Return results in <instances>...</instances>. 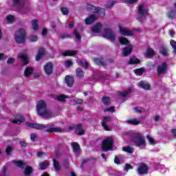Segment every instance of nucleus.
<instances>
[{
	"label": "nucleus",
	"instance_id": "1",
	"mask_svg": "<svg viewBox=\"0 0 176 176\" xmlns=\"http://www.w3.org/2000/svg\"><path fill=\"white\" fill-rule=\"evenodd\" d=\"M26 126L30 129H35L36 130H44L46 133H61L63 129L60 127H56V125L53 124H47L46 125L38 124L32 122H25Z\"/></svg>",
	"mask_w": 176,
	"mask_h": 176
},
{
	"label": "nucleus",
	"instance_id": "2",
	"mask_svg": "<svg viewBox=\"0 0 176 176\" xmlns=\"http://www.w3.org/2000/svg\"><path fill=\"white\" fill-rule=\"evenodd\" d=\"M36 111L38 115L43 118V119H52L54 118V114L52 111H47V104L43 100H40L36 104Z\"/></svg>",
	"mask_w": 176,
	"mask_h": 176
},
{
	"label": "nucleus",
	"instance_id": "3",
	"mask_svg": "<svg viewBox=\"0 0 176 176\" xmlns=\"http://www.w3.org/2000/svg\"><path fill=\"white\" fill-rule=\"evenodd\" d=\"M132 142L134 144L135 146H137L138 148L141 146L146 148V141L145 140V138H144L141 133L133 134Z\"/></svg>",
	"mask_w": 176,
	"mask_h": 176
},
{
	"label": "nucleus",
	"instance_id": "4",
	"mask_svg": "<svg viewBox=\"0 0 176 176\" xmlns=\"http://www.w3.org/2000/svg\"><path fill=\"white\" fill-rule=\"evenodd\" d=\"M113 138L110 136L106 137L102 143V149L104 152H108V151H112L113 148Z\"/></svg>",
	"mask_w": 176,
	"mask_h": 176
},
{
	"label": "nucleus",
	"instance_id": "5",
	"mask_svg": "<svg viewBox=\"0 0 176 176\" xmlns=\"http://www.w3.org/2000/svg\"><path fill=\"white\" fill-rule=\"evenodd\" d=\"M25 36H27V33L24 29L18 30L15 33V42L19 45L25 43Z\"/></svg>",
	"mask_w": 176,
	"mask_h": 176
},
{
	"label": "nucleus",
	"instance_id": "6",
	"mask_svg": "<svg viewBox=\"0 0 176 176\" xmlns=\"http://www.w3.org/2000/svg\"><path fill=\"white\" fill-rule=\"evenodd\" d=\"M87 10L91 13H98L100 17L105 16V9L100 7H96L91 4H87Z\"/></svg>",
	"mask_w": 176,
	"mask_h": 176
},
{
	"label": "nucleus",
	"instance_id": "7",
	"mask_svg": "<svg viewBox=\"0 0 176 176\" xmlns=\"http://www.w3.org/2000/svg\"><path fill=\"white\" fill-rule=\"evenodd\" d=\"M103 37L105 38V39H108L109 41H116V36L115 35V32L111 28H104L103 30Z\"/></svg>",
	"mask_w": 176,
	"mask_h": 176
},
{
	"label": "nucleus",
	"instance_id": "8",
	"mask_svg": "<svg viewBox=\"0 0 176 176\" xmlns=\"http://www.w3.org/2000/svg\"><path fill=\"white\" fill-rule=\"evenodd\" d=\"M168 69V65H167V63L163 62L161 65H158L157 67V74L158 76L160 75H164L167 74V70Z\"/></svg>",
	"mask_w": 176,
	"mask_h": 176
},
{
	"label": "nucleus",
	"instance_id": "9",
	"mask_svg": "<svg viewBox=\"0 0 176 176\" xmlns=\"http://www.w3.org/2000/svg\"><path fill=\"white\" fill-rule=\"evenodd\" d=\"M111 120L112 118L109 116H104L103 117V120L101 122V125L105 131H111L109 126H108L107 124L109 123V122H111Z\"/></svg>",
	"mask_w": 176,
	"mask_h": 176
},
{
	"label": "nucleus",
	"instance_id": "10",
	"mask_svg": "<svg viewBox=\"0 0 176 176\" xmlns=\"http://www.w3.org/2000/svg\"><path fill=\"white\" fill-rule=\"evenodd\" d=\"M137 171L139 175H144L146 174L148 171H149V168L148 167V166H146V164L140 163V164L139 165L137 169Z\"/></svg>",
	"mask_w": 176,
	"mask_h": 176
},
{
	"label": "nucleus",
	"instance_id": "11",
	"mask_svg": "<svg viewBox=\"0 0 176 176\" xmlns=\"http://www.w3.org/2000/svg\"><path fill=\"white\" fill-rule=\"evenodd\" d=\"M53 69H54V66L52 62L47 63L44 65V71L46 75H52L53 74Z\"/></svg>",
	"mask_w": 176,
	"mask_h": 176
},
{
	"label": "nucleus",
	"instance_id": "12",
	"mask_svg": "<svg viewBox=\"0 0 176 176\" xmlns=\"http://www.w3.org/2000/svg\"><path fill=\"white\" fill-rule=\"evenodd\" d=\"M102 24L101 22H98L91 28V31L94 34H101L102 32Z\"/></svg>",
	"mask_w": 176,
	"mask_h": 176
},
{
	"label": "nucleus",
	"instance_id": "13",
	"mask_svg": "<svg viewBox=\"0 0 176 176\" xmlns=\"http://www.w3.org/2000/svg\"><path fill=\"white\" fill-rule=\"evenodd\" d=\"M118 28H119L120 33L124 36H133V34L131 33V31L124 28H122V25L119 24Z\"/></svg>",
	"mask_w": 176,
	"mask_h": 176
},
{
	"label": "nucleus",
	"instance_id": "14",
	"mask_svg": "<svg viewBox=\"0 0 176 176\" xmlns=\"http://www.w3.org/2000/svg\"><path fill=\"white\" fill-rule=\"evenodd\" d=\"M133 48L134 47L131 45H129V47H125L122 50L123 57H127V56L133 53Z\"/></svg>",
	"mask_w": 176,
	"mask_h": 176
},
{
	"label": "nucleus",
	"instance_id": "15",
	"mask_svg": "<svg viewBox=\"0 0 176 176\" xmlns=\"http://www.w3.org/2000/svg\"><path fill=\"white\" fill-rule=\"evenodd\" d=\"M46 54V51H45V48L41 47L38 48L37 55L36 56V61H39L41 58H43V56Z\"/></svg>",
	"mask_w": 176,
	"mask_h": 176
},
{
	"label": "nucleus",
	"instance_id": "16",
	"mask_svg": "<svg viewBox=\"0 0 176 176\" xmlns=\"http://www.w3.org/2000/svg\"><path fill=\"white\" fill-rule=\"evenodd\" d=\"M93 61L96 65H100V67L107 66V63L104 61L102 58H93Z\"/></svg>",
	"mask_w": 176,
	"mask_h": 176
},
{
	"label": "nucleus",
	"instance_id": "17",
	"mask_svg": "<svg viewBox=\"0 0 176 176\" xmlns=\"http://www.w3.org/2000/svg\"><path fill=\"white\" fill-rule=\"evenodd\" d=\"M65 83L68 87H72L74 86V82H75V78L71 76H66L65 78Z\"/></svg>",
	"mask_w": 176,
	"mask_h": 176
},
{
	"label": "nucleus",
	"instance_id": "18",
	"mask_svg": "<svg viewBox=\"0 0 176 176\" xmlns=\"http://www.w3.org/2000/svg\"><path fill=\"white\" fill-rule=\"evenodd\" d=\"M97 20V17L94 14H91L88 17L85 19V23L87 25H89L90 24H93L94 21Z\"/></svg>",
	"mask_w": 176,
	"mask_h": 176
},
{
	"label": "nucleus",
	"instance_id": "19",
	"mask_svg": "<svg viewBox=\"0 0 176 176\" xmlns=\"http://www.w3.org/2000/svg\"><path fill=\"white\" fill-rule=\"evenodd\" d=\"M138 14L141 16V17H145L146 14H148V11L145 10V6L144 4H140L138 7Z\"/></svg>",
	"mask_w": 176,
	"mask_h": 176
},
{
	"label": "nucleus",
	"instance_id": "20",
	"mask_svg": "<svg viewBox=\"0 0 176 176\" xmlns=\"http://www.w3.org/2000/svg\"><path fill=\"white\" fill-rule=\"evenodd\" d=\"M141 63V60L138 59L137 56H133V57H131L128 64L129 65H135L136 64H140Z\"/></svg>",
	"mask_w": 176,
	"mask_h": 176
},
{
	"label": "nucleus",
	"instance_id": "21",
	"mask_svg": "<svg viewBox=\"0 0 176 176\" xmlns=\"http://www.w3.org/2000/svg\"><path fill=\"white\" fill-rule=\"evenodd\" d=\"M133 91V89H131V87H129L127 89L126 91H119L118 92V96L123 97V98H126V97L130 96V94H131Z\"/></svg>",
	"mask_w": 176,
	"mask_h": 176
},
{
	"label": "nucleus",
	"instance_id": "22",
	"mask_svg": "<svg viewBox=\"0 0 176 176\" xmlns=\"http://www.w3.org/2000/svg\"><path fill=\"white\" fill-rule=\"evenodd\" d=\"M63 56H64V57H74V56H76V54H78V51L76 50H67L65 52H63Z\"/></svg>",
	"mask_w": 176,
	"mask_h": 176
},
{
	"label": "nucleus",
	"instance_id": "23",
	"mask_svg": "<svg viewBox=\"0 0 176 176\" xmlns=\"http://www.w3.org/2000/svg\"><path fill=\"white\" fill-rule=\"evenodd\" d=\"M76 130L78 131V132H77L76 131H75L77 135H83L85 134V130H83V126L80 124H78L76 125Z\"/></svg>",
	"mask_w": 176,
	"mask_h": 176
},
{
	"label": "nucleus",
	"instance_id": "24",
	"mask_svg": "<svg viewBox=\"0 0 176 176\" xmlns=\"http://www.w3.org/2000/svg\"><path fill=\"white\" fill-rule=\"evenodd\" d=\"M76 76L79 78V79H82V78L85 77V72L80 67H77L76 69Z\"/></svg>",
	"mask_w": 176,
	"mask_h": 176
},
{
	"label": "nucleus",
	"instance_id": "25",
	"mask_svg": "<svg viewBox=\"0 0 176 176\" xmlns=\"http://www.w3.org/2000/svg\"><path fill=\"white\" fill-rule=\"evenodd\" d=\"M102 102L105 107H109L111 105V98L109 96H103Z\"/></svg>",
	"mask_w": 176,
	"mask_h": 176
},
{
	"label": "nucleus",
	"instance_id": "26",
	"mask_svg": "<svg viewBox=\"0 0 176 176\" xmlns=\"http://www.w3.org/2000/svg\"><path fill=\"white\" fill-rule=\"evenodd\" d=\"M34 72V69L32 67H26L24 71V75L25 78H30L31 75H32Z\"/></svg>",
	"mask_w": 176,
	"mask_h": 176
},
{
	"label": "nucleus",
	"instance_id": "27",
	"mask_svg": "<svg viewBox=\"0 0 176 176\" xmlns=\"http://www.w3.org/2000/svg\"><path fill=\"white\" fill-rule=\"evenodd\" d=\"M49 166H50V163L49 162V161H44L40 164H38V166L41 170H46L47 167H49Z\"/></svg>",
	"mask_w": 176,
	"mask_h": 176
},
{
	"label": "nucleus",
	"instance_id": "28",
	"mask_svg": "<svg viewBox=\"0 0 176 176\" xmlns=\"http://www.w3.org/2000/svg\"><path fill=\"white\" fill-rule=\"evenodd\" d=\"M167 17L170 19V20H175L176 19V10H170L166 14Z\"/></svg>",
	"mask_w": 176,
	"mask_h": 176
},
{
	"label": "nucleus",
	"instance_id": "29",
	"mask_svg": "<svg viewBox=\"0 0 176 176\" xmlns=\"http://www.w3.org/2000/svg\"><path fill=\"white\" fill-rule=\"evenodd\" d=\"M160 54L164 56V57H168V49H167V47H161L160 50Z\"/></svg>",
	"mask_w": 176,
	"mask_h": 176
},
{
	"label": "nucleus",
	"instance_id": "30",
	"mask_svg": "<svg viewBox=\"0 0 176 176\" xmlns=\"http://www.w3.org/2000/svg\"><path fill=\"white\" fill-rule=\"evenodd\" d=\"M139 85L142 89H144V90H151V85L144 81H140Z\"/></svg>",
	"mask_w": 176,
	"mask_h": 176
},
{
	"label": "nucleus",
	"instance_id": "31",
	"mask_svg": "<svg viewBox=\"0 0 176 176\" xmlns=\"http://www.w3.org/2000/svg\"><path fill=\"white\" fill-rule=\"evenodd\" d=\"M53 166L56 171H60V170H61L60 162H58L56 159H53Z\"/></svg>",
	"mask_w": 176,
	"mask_h": 176
},
{
	"label": "nucleus",
	"instance_id": "32",
	"mask_svg": "<svg viewBox=\"0 0 176 176\" xmlns=\"http://www.w3.org/2000/svg\"><path fill=\"white\" fill-rule=\"evenodd\" d=\"M15 119H16L19 122V124H21V123L25 122V118H24V116L21 114H16Z\"/></svg>",
	"mask_w": 176,
	"mask_h": 176
},
{
	"label": "nucleus",
	"instance_id": "33",
	"mask_svg": "<svg viewBox=\"0 0 176 176\" xmlns=\"http://www.w3.org/2000/svg\"><path fill=\"white\" fill-rule=\"evenodd\" d=\"M18 58H21V60H23V61H24V65H27L28 64L30 63V60H28V58L25 54L19 55L18 56Z\"/></svg>",
	"mask_w": 176,
	"mask_h": 176
},
{
	"label": "nucleus",
	"instance_id": "34",
	"mask_svg": "<svg viewBox=\"0 0 176 176\" xmlns=\"http://www.w3.org/2000/svg\"><path fill=\"white\" fill-rule=\"evenodd\" d=\"M133 72L140 76H142V74L145 72V69H144V67L135 69L133 70Z\"/></svg>",
	"mask_w": 176,
	"mask_h": 176
},
{
	"label": "nucleus",
	"instance_id": "35",
	"mask_svg": "<svg viewBox=\"0 0 176 176\" xmlns=\"http://www.w3.org/2000/svg\"><path fill=\"white\" fill-rule=\"evenodd\" d=\"M32 27L34 31H38L39 25H38V21L36 19H33L32 21Z\"/></svg>",
	"mask_w": 176,
	"mask_h": 176
},
{
	"label": "nucleus",
	"instance_id": "36",
	"mask_svg": "<svg viewBox=\"0 0 176 176\" xmlns=\"http://www.w3.org/2000/svg\"><path fill=\"white\" fill-rule=\"evenodd\" d=\"M14 8L20 7L23 5V0H12Z\"/></svg>",
	"mask_w": 176,
	"mask_h": 176
},
{
	"label": "nucleus",
	"instance_id": "37",
	"mask_svg": "<svg viewBox=\"0 0 176 176\" xmlns=\"http://www.w3.org/2000/svg\"><path fill=\"white\" fill-rule=\"evenodd\" d=\"M60 10L63 16H68L69 14V10L67 7H61Z\"/></svg>",
	"mask_w": 176,
	"mask_h": 176
},
{
	"label": "nucleus",
	"instance_id": "38",
	"mask_svg": "<svg viewBox=\"0 0 176 176\" xmlns=\"http://www.w3.org/2000/svg\"><path fill=\"white\" fill-rule=\"evenodd\" d=\"M146 57H152V56H155V51H153V49L149 47L147 49L146 52Z\"/></svg>",
	"mask_w": 176,
	"mask_h": 176
},
{
	"label": "nucleus",
	"instance_id": "39",
	"mask_svg": "<svg viewBox=\"0 0 176 176\" xmlns=\"http://www.w3.org/2000/svg\"><path fill=\"white\" fill-rule=\"evenodd\" d=\"M119 42L121 43V45H128V46L129 45V43H130V41L124 37H120Z\"/></svg>",
	"mask_w": 176,
	"mask_h": 176
},
{
	"label": "nucleus",
	"instance_id": "40",
	"mask_svg": "<svg viewBox=\"0 0 176 176\" xmlns=\"http://www.w3.org/2000/svg\"><path fill=\"white\" fill-rule=\"evenodd\" d=\"M72 146L73 147L74 152H78V151L80 149V145H79V143L78 142H72Z\"/></svg>",
	"mask_w": 176,
	"mask_h": 176
},
{
	"label": "nucleus",
	"instance_id": "41",
	"mask_svg": "<svg viewBox=\"0 0 176 176\" xmlns=\"http://www.w3.org/2000/svg\"><path fill=\"white\" fill-rule=\"evenodd\" d=\"M78 65H82V67H84L85 68H89V62L87 60H85V63L82 60H78Z\"/></svg>",
	"mask_w": 176,
	"mask_h": 176
},
{
	"label": "nucleus",
	"instance_id": "42",
	"mask_svg": "<svg viewBox=\"0 0 176 176\" xmlns=\"http://www.w3.org/2000/svg\"><path fill=\"white\" fill-rule=\"evenodd\" d=\"M28 39H29V42L34 43V42H38V36L32 34L29 36Z\"/></svg>",
	"mask_w": 176,
	"mask_h": 176
},
{
	"label": "nucleus",
	"instance_id": "43",
	"mask_svg": "<svg viewBox=\"0 0 176 176\" xmlns=\"http://www.w3.org/2000/svg\"><path fill=\"white\" fill-rule=\"evenodd\" d=\"M73 34L76 36L77 41H82V36H80V33H79L78 30H74Z\"/></svg>",
	"mask_w": 176,
	"mask_h": 176
},
{
	"label": "nucleus",
	"instance_id": "44",
	"mask_svg": "<svg viewBox=\"0 0 176 176\" xmlns=\"http://www.w3.org/2000/svg\"><path fill=\"white\" fill-rule=\"evenodd\" d=\"M127 123H129V124H133V126H137V124H140V122L135 119H132L128 120Z\"/></svg>",
	"mask_w": 176,
	"mask_h": 176
},
{
	"label": "nucleus",
	"instance_id": "45",
	"mask_svg": "<svg viewBox=\"0 0 176 176\" xmlns=\"http://www.w3.org/2000/svg\"><path fill=\"white\" fill-rule=\"evenodd\" d=\"M60 37L61 38V39H70L71 38H72V36L68 33L60 34Z\"/></svg>",
	"mask_w": 176,
	"mask_h": 176
},
{
	"label": "nucleus",
	"instance_id": "46",
	"mask_svg": "<svg viewBox=\"0 0 176 176\" xmlns=\"http://www.w3.org/2000/svg\"><path fill=\"white\" fill-rule=\"evenodd\" d=\"M13 151V147L12 146H8L6 148V153L8 156L12 155V151Z\"/></svg>",
	"mask_w": 176,
	"mask_h": 176
},
{
	"label": "nucleus",
	"instance_id": "47",
	"mask_svg": "<svg viewBox=\"0 0 176 176\" xmlns=\"http://www.w3.org/2000/svg\"><path fill=\"white\" fill-rule=\"evenodd\" d=\"M122 151H124V152H126L127 153H133V148L131 146L123 147Z\"/></svg>",
	"mask_w": 176,
	"mask_h": 176
},
{
	"label": "nucleus",
	"instance_id": "48",
	"mask_svg": "<svg viewBox=\"0 0 176 176\" xmlns=\"http://www.w3.org/2000/svg\"><path fill=\"white\" fill-rule=\"evenodd\" d=\"M65 98H68V96L64 95V94H62V95H59L57 96V100L58 101H64V100H65Z\"/></svg>",
	"mask_w": 176,
	"mask_h": 176
},
{
	"label": "nucleus",
	"instance_id": "49",
	"mask_svg": "<svg viewBox=\"0 0 176 176\" xmlns=\"http://www.w3.org/2000/svg\"><path fill=\"white\" fill-rule=\"evenodd\" d=\"M73 102H75V104H83V100L79 98H76L73 99Z\"/></svg>",
	"mask_w": 176,
	"mask_h": 176
},
{
	"label": "nucleus",
	"instance_id": "50",
	"mask_svg": "<svg viewBox=\"0 0 176 176\" xmlns=\"http://www.w3.org/2000/svg\"><path fill=\"white\" fill-rule=\"evenodd\" d=\"M170 46H172V47L173 48L174 53H176V41L174 40H171L170 41Z\"/></svg>",
	"mask_w": 176,
	"mask_h": 176
},
{
	"label": "nucleus",
	"instance_id": "51",
	"mask_svg": "<svg viewBox=\"0 0 176 176\" xmlns=\"http://www.w3.org/2000/svg\"><path fill=\"white\" fill-rule=\"evenodd\" d=\"M0 176H8V167H4Z\"/></svg>",
	"mask_w": 176,
	"mask_h": 176
},
{
	"label": "nucleus",
	"instance_id": "52",
	"mask_svg": "<svg viewBox=\"0 0 176 176\" xmlns=\"http://www.w3.org/2000/svg\"><path fill=\"white\" fill-rule=\"evenodd\" d=\"M147 67H148V69L152 70V69H154V68L156 67V64L148 63L147 64Z\"/></svg>",
	"mask_w": 176,
	"mask_h": 176
},
{
	"label": "nucleus",
	"instance_id": "53",
	"mask_svg": "<svg viewBox=\"0 0 176 176\" xmlns=\"http://www.w3.org/2000/svg\"><path fill=\"white\" fill-rule=\"evenodd\" d=\"M141 109H142V107H134L133 108V111L136 113H142V110H141Z\"/></svg>",
	"mask_w": 176,
	"mask_h": 176
},
{
	"label": "nucleus",
	"instance_id": "54",
	"mask_svg": "<svg viewBox=\"0 0 176 176\" xmlns=\"http://www.w3.org/2000/svg\"><path fill=\"white\" fill-rule=\"evenodd\" d=\"M129 170H133V166L130 164H125V171H129Z\"/></svg>",
	"mask_w": 176,
	"mask_h": 176
},
{
	"label": "nucleus",
	"instance_id": "55",
	"mask_svg": "<svg viewBox=\"0 0 176 176\" xmlns=\"http://www.w3.org/2000/svg\"><path fill=\"white\" fill-rule=\"evenodd\" d=\"M146 138L148 140L151 145H153V144H155V140L153 139V138H151V136H149V135L146 136Z\"/></svg>",
	"mask_w": 176,
	"mask_h": 176
},
{
	"label": "nucleus",
	"instance_id": "56",
	"mask_svg": "<svg viewBox=\"0 0 176 176\" xmlns=\"http://www.w3.org/2000/svg\"><path fill=\"white\" fill-rule=\"evenodd\" d=\"M30 140L33 142L36 141V134L32 133L30 135Z\"/></svg>",
	"mask_w": 176,
	"mask_h": 176
},
{
	"label": "nucleus",
	"instance_id": "57",
	"mask_svg": "<svg viewBox=\"0 0 176 176\" xmlns=\"http://www.w3.org/2000/svg\"><path fill=\"white\" fill-rule=\"evenodd\" d=\"M88 162H90V158H86L82 160L81 164V168H83V164H86V163H88Z\"/></svg>",
	"mask_w": 176,
	"mask_h": 176
},
{
	"label": "nucleus",
	"instance_id": "58",
	"mask_svg": "<svg viewBox=\"0 0 176 176\" xmlns=\"http://www.w3.org/2000/svg\"><path fill=\"white\" fill-rule=\"evenodd\" d=\"M113 5H115V1H112L111 4H106L104 6V8L105 9H111V8L113 6Z\"/></svg>",
	"mask_w": 176,
	"mask_h": 176
},
{
	"label": "nucleus",
	"instance_id": "59",
	"mask_svg": "<svg viewBox=\"0 0 176 176\" xmlns=\"http://www.w3.org/2000/svg\"><path fill=\"white\" fill-rule=\"evenodd\" d=\"M72 65V60H67L65 61V67H71Z\"/></svg>",
	"mask_w": 176,
	"mask_h": 176
},
{
	"label": "nucleus",
	"instance_id": "60",
	"mask_svg": "<svg viewBox=\"0 0 176 176\" xmlns=\"http://www.w3.org/2000/svg\"><path fill=\"white\" fill-rule=\"evenodd\" d=\"M16 61V59L13 58H9L7 63L8 64H14V63Z\"/></svg>",
	"mask_w": 176,
	"mask_h": 176
},
{
	"label": "nucleus",
	"instance_id": "61",
	"mask_svg": "<svg viewBox=\"0 0 176 176\" xmlns=\"http://www.w3.org/2000/svg\"><path fill=\"white\" fill-rule=\"evenodd\" d=\"M6 19L8 21H13V20H14V16H13V15H8Z\"/></svg>",
	"mask_w": 176,
	"mask_h": 176
},
{
	"label": "nucleus",
	"instance_id": "62",
	"mask_svg": "<svg viewBox=\"0 0 176 176\" xmlns=\"http://www.w3.org/2000/svg\"><path fill=\"white\" fill-rule=\"evenodd\" d=\"M19 144L21 145V146H22V148H25V146H27V145H28V144H27V142H25V141H20Z\"/></svg>",
	"mask_w": 176,
	"mask_h": 176
},
{
	"label": "nucleus",
	"instance_id": "63",
	"mask_svg": "<svg viewBox=\"0 0 176 176\" xmlns=\"http://www.w3.org/2000/svg\"><path fill=\"white\" fill-rule=\"evenodd\" d=\"M41 34L43 35V36H46V35H47V29H43Z\"/></svg>",
	"mask_w": 176,
	"mask_h": 176
},
{
	"label": "nucleus",
	"instance_id": "64",
	"mask_svg": "<svg viewBox=\"0 0 176 176\" xmlns=\"http://www.w3.org/2000/svg\"><path fill=\"white\" fill-rule=\"evenodd\" d=\"M114 163L116 164H120V160L118 157V156H116L114 158Z\"/></svg>",
	"mask_w": 176,
	"mask_h": 176
}]
</instances>
